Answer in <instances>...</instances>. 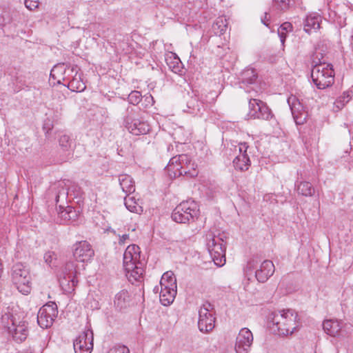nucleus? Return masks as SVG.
Segmentation results:
<instances>
[{"instance_id":"obj_3","label":"nucleus","mask_w":353,"mask_h":353,"mask_svg":"<svg viewBox=\"0 0 353 353\" xmlns=\"http://www.w3.org/2000/svg\"><path fill=\"white\" fill-rule=\"evenodd\" d=\"M140 248L136 245H128L123 254V268L126 276L131 281H139L143 274V269L137 263L140 259Z\"/></svg>"},{"instance_id":"obj_25","label":"nucleus","mask_w":353,"mask_h":353,"mask_svg":"<svg viewBox=\"0 0 353 353\" xmlns=\"http://www.w3.org/2000/svg\"><path fill=\"white\" fill-rule=\"evenodd\" d=\"M321 17L316 14H311L307 16L304 21V30L310 34L313 30L316 31L320 28Z\"/></svg>"},{"instance_id":"obj_47","label":"nucleus","mask_w":353,"mask_h":353,"mask_svg":"<svg viewBox=\"0 0 353 353\" xmlns=\"http://www.w3.org/2000/svg\"><path fill=\"white\" fill-rule=\"evenodd\" d=\"M278 34L279 36L280 37L281 41L283 43L286 38V33L284 32L283 30L279 29Z\"/></svg>"},{"instance_id":"obj_17","label":"nucleus","mask_w":353,"mask_h":353,"mask_svg":"<svg viewBox=\"0 0 353 353\" xmlns=\"http://www.w3.org/2000/svg\"><path fill=\"white\" fill-rule=\"evenodd\" d=\"M74 246L73 255L77 261L88 262L93 257L94 252L88 242L80 241Z\"/></svg>"},{"instance_id":"obj_30","label":"nucleus","mask_w":353,"mask_h":353,"mask_svg":"<svg viewBox=\"0 0 353 353\" xmlns=\"http://www.w3.org/2000/svg\"><path fill=\"white\" fill-rule=\"evenodd\" d=\"M233 165L236 170L245 171L249 169L250 160L248 154H239L233 160Z\"/></svg>"},{"instance_id":"obj_39","label":"nucleus","mask_w":353,"mask_h":353,"mask_svg":"<svg viewBox=\"0 0 353 353\" xmlns=\"http://www.w3.org/2000/svg\"><path fill=\"white\" fill-rule=\"evenodd\" d=\"M323 55L321 52L316 51L312 57V66L317 65L320 64H327L325 62H322L321 59H323Z\"/></svg>"},{"instance_id":"obj_13","label":"nucleus","mask_w":353,"mask_h":353,"mask_svg":"<svg viewBox=\"0 0 353 353\" xmlns=\"http://www.w3.org/2000/svg\"><path fill=\"white\" fill-rule=\"evenodd\" d=\"M207 248L215 265L219 267L223 266L225 262V246L223 239L212 236L208 239Z\"/></svg>"},{"instance_id":"obj_1","label":"nucleus","mask_w":353,"mask_h":353,"mask_svg":"<svg viewBox=\"0 0 353 353\" xmlns=\"http://www.w3.org/2000/svg\"><path fill=\"white\" fill-rule=\"evenodd\" d=\"M196 167V164L192 161L188 155L182 154L172 157L165 169L170 178H176L181 176L192 178L198 174Z\"/></svg>"},{"instance_id":"obj_12","label":"nucleus","mask_w":353,"mask_h":353,"mask_svg":"<svg viewBox=\"0 0 353 353\" xmlns=\"http://www.w3.org/2000/svg\"><path fill=\"white\" fill-rule=\"evenodd\" d=\"M214 305L205 301L199 310L198 327L201 332L208 333L214 327Z\"/></svg>"},{"instance_id":"obj_21","label":"nucleus","mask_w":353,"mask_h":353,"mask_svg":"<svg viewBox=\"0 0 353 353\" xmlns=\"http://www.w3.org/2000/svg\"><path fill=\"white\" fill-rule=\"evenodd\" d=\"M257 78V74L256 71L252 68H247L244 70L240 74L239 84L240 87L244 89L247 92H250V90L247 89L248 85H252L255 83Z\"/></svg>"},{"instance_id":"obj_53","label":"nucleus","mask_w":353,"mask_h":353,"mask_svg":"<svg viewBox=\"0 0 353 353\" xmlns=\"http://www.w3.org/2000/svg\"><path fill=\"white\" fill-rule=\"evenodd\" d=\"M185 141H186V139H183L178 140V142H181V143H183V142L185 143Z\"/></svg>"},{"instance_id":"obj_4","label":"nucleus","mask_w":353,"mask_h":353,"mask_svg":"<svg viewBox=\"0 0 353 353\" xmlns=\"http://www.w3.org/2000/svg\"><path fill=\"white\" fill-rule=\"evenodd\" d=\"M2 311L1 323L8 330L10 334L17 343H22L28 336V323L19 321L10 312L9 307Z\"/></svg>"},{"instance_id":"obj_54","label":"nucleus","mask_w":353,"mask_h":353,"mask_svg":"<svg viewBox=\"0 0 353 353\" xmlns=\"http://www.w3.org/2000/svg\"><path fill=\"white\" fill-rule=\"evenodd\" d=\"M351 46L353 48V35L352 36V39H351Z\"/></svg>"},{"instance_id":"obj_9","label":"nucleus","mask_w":353,"mask_h":353,"mask_svg":"<svg viewBox=\"0 0 353 353\" xmlns=\"http://www.w3.org/2000/svg\"><path fill=\"white\" fill-rule=\"evenodd\" d=\"M11 278L19 292L23 294H28L30 292V274L28 269L22 263H18L13 265Z\"/></svg>"},{"instance_id":"obj_22","label":"nucleus","mask_w":353,"mask_h":353,"mask_svg":"<svg viewBox=\"0 0 353 353\" xmlns=\"http://www.w3.org/2000/svg\"><path fill=\"white\" fill-rule=\"evenodd\" d=\"M78 67L77 65L72 66L70 68L71 74L75 73L72 79L68 83V88L72 92H80L83 91L86 86L81 79L80 75L77 76Z\"/></svg>"},{"instance_id":"obj_6","label":"nucleus","mask_w":353,"mask_h":353,"mask_svg":"<svg viewBox=\"0 0 353 353\" xmlns=\"http://www.w3.org/2000/svg\"><path fill=\"white\" fill-rule=\"evenodd\" d=\"M313 83L318 89L331 86L334 81V72L332 64L313 65L311 71Z\"/></svg>"},{"instance_id":"obj_43","label":"nucleus","mask_w":353,"mask_h":353,"mask_svg":"<svg viewBox=\"0 0 353 353\" xmlns=\"http://www.w3.org/2000/svg\"><path fill=\"white\" fill-rule=\"evenodd\" d=\"M43 259L45 262L50 265L53 259H55V254L52 252H48L45 253Z\"/></svg>"},{"instance_id":"obj_2","label":"nucleus","mask_w":353,"mask_h":353,"mask_svg":"<svg viewBox=\"0 0 353 353\" xmlns=\"http://www.w3.org/2000/svg\"><path fill=\"white\" fill-rule=\"evenodd\" d=\"M272 315L271 321L276 326L279 335L292 334L299 326L298 314L292 310H283L274 312Z\"/></svg>"},{"instance_id":"obj_51","label":"nucleus","mask_w":353,"mask_h":353,"mask_svg":"<svg viewBox=\"0 0 353 353\" xmlns=\"http://www.w3.org/2000/svg\"><path fill=\"white\" fill-rule=\"evenodd\" d=\"M269 15V14L268 12H265V17L264 19H261V21L262 23L265 25L266 26H268V24L267 23L266 21H268L269 20V19L268 18V16Z\"/></svg>"},{"instance_id":"obj_16","label":"nucleus","mask_w":353,"mask_h":353,"mask_svg":"<svg viewBox=\"0 0 353 353\" xmlns=\"http://www.w3.org/2000/svg\"><path fill=\"white\" fill-rule=\"evenodd\" d=\"M253 334L247 327L242 328L236 339V353H249L253 343Z\"/></svg>"},{"instance_id":"obj_40","label":"nucleus","mask_w":353,"mask_h":353,"mask_svg":"<svg viewBox=\"0 0 353 353\" xmlns=\"http://www.w3.org/2000/svg\"><path fill=\"white\" fill-rule=\"evenodd\" d=\"M108 353H130V350L125 345H117L111 348Z\"/></svg>"},{"instance_id":"obj_10","label":"nucleus","mask_w":353,"mask_h":353,"mask_svg":"<svg viewBox=\"0 0 353 353\" xmlns=\"http://www.w3.org/2000/svg\"><path fill=\"white\" fill-rule=\"evenodd\" d=\"M76 265L72 261L67 262L59 276V283L65 293L70 294L74 291L78 283Z\"/></svg>"},{"instance_id":"obj_8","label":"nucleus","mask_w":353,"mask_h":353,"mask_svg":"<svg viewBox=\"0 0 353 353\" xmlns=\"http://www.w3.org/2000/svg\"><path fill=\"white\" fill-rule=\"evenodd\" d=\"M123 124L130 133L136 136L145 134L150 130L149 124L139 119L137 112L132 107L127 108Z\"/></svg>"},{"instance_id":"obj_55","label":"nucleus","mask_w":353,"mask_h":353,"mask_svg":"<svg viewBox=\"0 0 353 353\" xmlns=\"http://www.w3.org/2000/svg\"><path fill=\"white\" fill-rule=\"evenodd\" d=\"M181 129H179L178 131H176V132H175V134L176 135V134H177V133H178L179 131H181Z\"/></svg>"},{"instance_id":"obj_29","label":"nucleus","mask_w":353,"mask_h":353,"mask_svg":"<svg viewBox=\"0 0 353 353\" xmlns=\"http://www.w3.org/2000/svg\"><path fill=\"white\" fill-rule=\"evenodd\" d=\"M124 204L131 212L141 214L143 212V208L141 205L139 200L136 199L134 196H130V194L125 197Z\"/></svg>"},{"instance_id":"obj_23","label":"nucleus","mask_w":353,"mask_h":353,"mask_svg":"<svg viewBox=\"0 0 353 353\" xmlns=\"http://www.w3.org/2000/svg\"><path fill=\"white\" fill-rule=\"evenodd\" d=\"M324 331L332 336H339L342 330V321L338 320H326L323 323Z\"/></svg>"},{"instance_id":"obj_20","label":"nucleus","mask_w":353,"mask_h":353,"mask_svg":"<svg viewBox=\"0 0 353 353\" xmlns=\"http://www.w3.org/2000/svg\"><path fill=\"white\" fill-rule=\"evenodd\" d=\"M71 67H68L65 63H58L54 65L50 72V77L57 81L58 83H61V81H65L69 79L71 75Z\"/></svg>"},{"instance_id":"obj_38","label":"nucleus","mask_w":353,"mask_h":353,"mask_svg":"<svg viewBox=\"0 0 353 353\" xmlns=\"http://www.w3.org/2000/svg\"><path fill=\"white\" fill-rule=\"evenodd\" d=\"M274 6L281 10H285L288 8L290 0H273Z\"/></svg>"},{"instance_id":"obj_36","label":"nucleus","mask_w":353,"mask_h":353,"mask_svg":"<svg viewBox=\"0 0 353 353\" xmlns=\"http://www.w3.org/2000/svg\"><path fill=\"white\" fill-rule=\"evenodd\" d=\"M142 95L139 91H132L128 95V99L130 103L137 105L141 100Z\"/></svg>"},{"instance_id":"obj_18","label":"nucleus","mask_w":353,"mask_h":353,"mask_svg":"<svg viewBox=\"0 0 353 353\" xmlns=\"http://www.w3.org/2000/svg\"><path fill=\"white\" fill-rule=\"evenodd\" d=\"M288 103L290 108L295 123L297 125L303 124L307 118V112L305 111L303 105L294 96L289 97Z\"/></svg>"},{"instance_id":"obj_49","label":"nucleus","mask_w":353,"mask_h":353,"mask_svg":"<svg viewBox=\"0 0 353 353\" xmlns=\"http://www.w3.org/2000/svg\"><path fill=\"white\" fill-rule=\"evenodd\" d=\"M68 194V192L64 188L62 189L61 192H59L56 196V202L58 203L61 195L63 196Z\"/></svg>"},{"instance_id":"obj_50","label":"nucleus","mask_w":353,"mask_h":353,"mask_svg":"<svg viewBox=\"0 0 353 353\" xmlns=\"http://www.w3.org/2000/svg\"><path fill=\"white\" fill-rule=\"evenodd\" d=\"M160 285H161V289L165 288V287H170L171 288L170 283L168 281H165V282H163L162 279H161Z\"/></svg>"},{"instance_id":"obj_52","label":"nucleus","mask_w":353,"mask_h":353,"mask_svg":"<svg viewBox=\"0 0 353 353\" xmlns=\"http://www.w3.org/2000/svg\"><path fill=\"white\" fill-rule=\"evenodd\" d=\"M145 101H147L148 103H150V101L152 102V103H153V97L151 94H149L148 96H145Z\"/></svg>"},{"instance_id":"obj_5","label":"nucleus","mask_w":353,"mask_h":353,"mask_svg":"<svg viewBox=\"0 0 353 353\" xmlns=\"http://www.w3.org/2000/svg\"><path fill=\"white\" fill-rule=\"evenodd\" d=\"M275 268L272 261L264 260L258 256H253L245 268L246 274L254 271L255 277L259 283L265 282L274 272Z\"/></svg>"},{"instance_id":"obj_46","label":"nucleus","mask_w":353,"mask_h":353,"mask_svg":"<svg viewBox=\"0 0 353 353\" xmlns=\"http://www.w3.org/2000/svg\"><path fill=\"white\" fill-rule=\"evenodd\" d=\"M279 29L288 32L289 30H291L292 25L290 23L285 22L280 26Z\"/></svg>"},{"instance_id":"obj_44","label":"nucleus","mask_w":353,"mask_h":353,"mask_svg":"<svg viewBox=\"0 0 353 353\" xmlns=\"http://www.w3.org/2000/svg\"><path fill=\"white\" fill-rule=\"evenodd\" d=\"M10 21V17L6 12H4L0 16V26H3Z\"/></svg>"},{"instance_id":"obj_31","label":"nucleus","mask_w":353,"mask_h":353,"mask_svg":"<svg viewBox=\"0 0 353 353\" xmlns=\"http://www.w3.org/2000/svg\"><path fill=\"white\" fill-rule=\"evenodd\" d=\"M228 28V21L224 17H218L214 22L212 30L216 35L223 34Z\"/></svg>"},{"instance_id":"obj_14","label":"nucleus","mask_w":353,"mask_h":353,"mask_svg":"<svg viewBox=\"0 0 353 353\" xmlns=\"http://www.w3.org/2000/svg\"><path fill=\"white\" fill-rule=\"evenodd\" d=\"M58 314L57 306L54 302L43 305L38 312L37 323L42 328L51 327Z\"/></svg>"},{"instance_id":"obj_35","label":"nucleus","mask_w":353,"mask_h":353,"mask_svg":"<svg viewBox=\"0 0 353 353\" xmlns=\"http://www.w3.org/2000/svg\"><path fill=\"white\" fill-rule=\"evenodd\" d=\"M340 336L347 338L353 336V325L342 322V330H341Z\"/></svg>"},{"instance_id":"obj_42","label":"nucleus","mask_w":353,"mask_h":353,"mask_svg":"<svg viewBox=\"0 0 353 353\" xmlns=\"http://www.w3.org/2000/svg\"><path fill=\"white\" fill-rule=\"evenodd\" d=\"M172 63L173 65H172V63H168L170 68H172V70L175 73L181 72V66L179 65L180 59L179 58H174V61Z\"/></svg>"},{"instance_id":"obj_34","label":"nucleus","mask_w":353,"mask_h":353,"mask_svg":"<svg viewBox=\"0 0 353 353\" xmlns=\"http://www.w3.org/2000/svg\"><path fill=\"white\" fill-rule=\"evenodd\" d=\"M351 96L349 91L344 92L335 101V105L338 109H342L344 105L350 101Z\"/></svg>"},{"instance_id":"obj_7","label":"nucleus","mask_w":353,"mask_h":353,"mask_svg":"<svg viewBox=\"0 0 353 353\" xmlns=\"http://www.w3.org/2000/svg\"><path fill=\"white\" fill-rule=\"evenodd\" d=\"M197 203L192 200H187L177 205L172 213V219L179 223H186L194 221L199 215Z\"/></svg>"},{"instance_id":"obj_28","label":"nucleus","mask_w":353,"mask_h":353,"mask_svg":"<svg viewBox=\"0 0 353 353\" xmlns=\"http://www.w3.org/2000/svg\"><path fill=\"white\" fill-rule=\"evenodd\" d=\"M119 184L122 190L130 194L135 191L134 181L133 179L128 174H121L119 176Z\"/></svg>"},{"instance_id":"obj_33","label":"nucleus","mask_w":353,"mask_h":353,"mask_svg":"<svg viewBox=\"0 0 353 353\" xmlns=\"http://www.w3.org/2000/svg\"><path fill=\"white\" fill-rule=\"evenodd\" d=\"M59 144L63 150L68 151L72 148L74 142L68 135L61 134L59 138Z\"/></svg>"},{"instance_id":"obj_15","label":"nucleus","mask_w":353,"mask_h":353,"mask_svg":"<svg viewBox=\"0 0 353 353\" xmlns=\"http://www.w3.org/2000/svg\"><path fill=\"white\" fill-rule=\"evenodd\" d=\"M75 353H91L93 349V333L90 330L81 332L73 343Z\"/></svg>"},{"instance_id":"obj_48","label":"nucleus","mask_w":353,"mask_h":353,"mask_svg":"<svg viewBox=\"0 0 353 353\" xmlns=\"http://www.w3.org/2000/svg\"><path fill=\"white\" fill-rule=\"evenodd\" d=\"M128 239H129V234H123L122 236H119V244H124L125 241L128 240Z\"/></svg>"},{"instance_id":"obj_19","label":"nucleus","mask_w":353,"mask_h":353,"mask_svg":"<svg viewBox=\"0 0 353 353\" xmlns=\"http://www.w3.org/2000/svg\"><path fill=\"white\" fill-rule=\"evenodd\" d=\"M204 110V103L196 94L188 95L185 108H183L185 112L197 115L201 114Z\"/></svg>"},{"instance_id":"obj_26","label":"nucleus","mask_w":353,"mask_h":353,"mask_svg":"<svg viewBox=\"0 0 353 353\" xmlns=\"http://www.w3.org/2000/svg\"><path fill=\"white\" fill-rule=\"evenodd\" d=\"M176 294V287H165L161 289L159 299L162 305H170L174 300Z\"/></svg>"},{"instance_id":"obj_45","label":"nucleus","mask_w":353,"mask_h":353,"mask_svg":"<svg viewBox=\"0 0 353 353\" xmlns=\"http://www.w3.org/2000/svg\"><path fill=\"white\" fill-rule=\"evenodd\" d=\"M249 146L247 143L242 142L239 144V154H248L247 150Z\"/></svg>"},{"instance_id":"obj_37","label":"nucleus","mask_w":353,"mask_h":353,"mask_svg":"<svg viewBox=\"0 0 353 353\" xmlns=\"http://www.w3.org/2000/svg\"><path fill=\"white\" fill-rule=\"evenodd\" d=\"M161 279H162L163 282H165V281H170L171 287H176V279L174 273L171 271L165 272Z\"/></svg>"},{"instance_id":"obj_24","label":"nucleus","mask_w":353,"mask_h":353,"mask_svg":"<svg viewBox=\"0 0 353 353\" xmlns=\"http://www.w3.org/2000/svg\"><path fill=\"white\" fill-rule=\"evenodd\" d=\"M59 218H60V223L65 224L70 222L75 221L77 218L76 210L70 206L63 208L59 206V211L58 212Z\"/></svg>"},{"instance_id":"obj_27","label":"nucleus","mask_w":353,"mask_h":353,"mask_svg":"<svg viewBox=\"0 0 353 353\" xmlns=\"http://www.w3.org/2000/svg\"><path fill=\"white\" fill-rule=\"evenodd\" d=\"M130 300L129 292L122 290L115 295L114 304L117 308L122 310L129 306Z\"/></svg>"},{"instance_id":"obj_32","label":"nucleus","mask_w":353,"mask_h":353,"mask_svg":"<svg viewBox=\"0 0 353 353\" xmlns=\"http://www.w3.org/2000/svg\"><path fill=\"white\" fill-rule=\"evenodd\" d=\"M297 192L303 196H311L314 193V188L310 183L303 181L297 185Z\"/></svg>"},{"instance_id":"obj_41","label":"nucleus","mask_w":353,"mask_h":353,"mask_svg":"<svg viewBox=\"0 0 353 353\" xmlns=\"http://www.w3.org/2000/svg\"><path fill=\"white\" fill-rule=\"evenodd\" d=\"M25 6L30 10H34L39 8V0H25Z\"/></svg>"},{"instance_id":"obj_11","label":"nucleus","mask_w":353,"mask_h":353,"mask_svg":"<svg viewBox=\"0 0 353 353\" xmlns=\"http://www.w3.org/2000/svg\"><path fill=\"white\" fill-rule=\"evenodd\" d=\"M249 112L248 117L252 119H263L270 121L274 119L272 110L267 104L260 99H250L248 103Z\"/></svg>"}]
</instances>
